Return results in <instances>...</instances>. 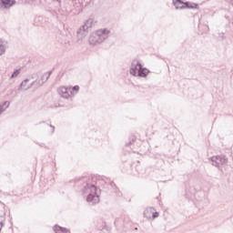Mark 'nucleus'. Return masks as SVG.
<instances>
[{
	"mask_svg": "<svg viewBox=\"0 0 233 233\" xmlns=\"http://www.w3.org/2000/svg\"><path fill=\"white\" fill-rule=\"evenodd\" d=\"M35 83H37V81L32 82L29 86H27L26 87H25V91L30 90V88H32V86H35Z\"/></svg>",
	"mask_w": 233,
	"mask_h": 233,
	"instance_id": "18",
	"label": "nucleus"
},
{
	"mask_svg": "<svg viewBox=\"0 0 233 233\" xmlns=\"http://www.w3.org/2000/svg\"><path fill=\"white\" fill-rule=\"evenodd\" d=\"M156 218H159V213L153 211V213H152V218H153V219H156Z\"/></svg>",
	"mask_w": 233,
	"mask_h": 233,
	"instance_id": "20",
	"label": "nucleus"
},
{
	"mask_svg": "<svg viewBox=\"0 0 233 233\" xmlns=\"http://www.w3.org/2000/svg\"><path fill=\"white\" fill-rule=\"evenodd\" d=\"M30 82V80L29 79H25L21 84H20V86H19V87H18V90L20 91V92H23V90L25 91V88H26V85H27V83H29Z\"/></svg>",
	"mask_w": 233,
	"mask_h": 233,
	"instance_id": "14",
	"label": "nucleus"
},
{
	"mask_svg": "<svg viewBox=\"0 0 233 233\" xmlns=\"http://www.w3.org/2000/svg\"><path fill=\"white\" fill-rule=\"evenodd\" d=\"M48 76V73H45L43 76H42V82L44 81V83H46V77Z\"/></svg>",
	"mask_w": 233,
	"mask_h": 233,
	"instance_id": "19",
	"label": "nucleus"
},
{
	"mask_svg": "<svg viewBox=\"0 0 233 233\" xmlns=\"http://www.w3.org/2000/svg\"><path fill=\"white\" fill-rule=\"evenodd\" d=\"M15 5V0H0V8H10Z\"/></svg>",
	"mask_w": 233,
	"mask_h": 233,
	"instance_id": "7",
	"label": "nucleus"
},
{
	"mask_svg": "<svg viewBox=\"0 0 233 233\" xmlns=\"http://www.w3.org/2000/svg\"><path fill=\"white\" fill-rule=\"evenodd\" d=\"M229 3H231V5H233V0H229Z\"/></svg>",
	"mask_w": 233,
	"mask_h": 233,
	"instance_id": "26",
	"label": "nucleus"
},
{
	"mask_svg": "<svg viewBox=\"0 0 233 233\" xmlns=\"http://www.w3.org/2000/svg\"><path fill=\"white\" fill-rule=\"evenodd\" d=\"M154 208H147L144 211V218H147V219H151L152 214H154Z\"/></svg>",
	"mask_w": 233,
	"mask_h": 233,
	"instance_id": "9",
	"label": "nucleus"
},
{
	"mask_svg": "<svg viewBox=\"0 0 233 233\" xmlns=\"http://www.w3.org/2000/svg\"><path fill=\"white\" fill-rule=\"evenodd\" d=\"M72 90L75 92H79V86H73Z\"/></svg>",
	"mask_w": 233,
	"mask_h": 233,
	"instance_id": "21",
	"label": "nucleus"
},
{
	"mask_svg": "<svg viewBox=\"0 0 233 233\" xmlns=\"http://www.w3.org/2000/svg\"><path fill=\"white\" fill-rule=\"evenodd\" d=\"M44 127H48V124L44 123Z\"/></svg>",
	"mask_w": 233,
	"mask_h": 233,
	"instance_id": "25",
	"label": "nucleus"
},
{
	"mask_svg": "<svg viewBox=\"0 0 233 233\" xmlns=\"http://www.w3.org/2000/svg\"><path fill=\"white\" fill-rule=\"evenodd\" d=\"M173 4L177 10H183L185 8V2L182 0H173Z\"/></svg>",
	"mask_w": 233,
	"mask_h": 233,
	"instance_id": "8",
	"label": "nucleus"
},
{
	"mask_svg": "<svg viewBox=\"0 0 233 233\" xmlns=\"http://www.w3.org/2000/svg\"><path fill=\"white\" fill-rule=\"evenodd\" d=\"M92 25H94V20L88 19L84 25L80 26L79 30L77 31V35H81L82 37H85V35L88 34V30L92 28Z\"/></svg>",
	"mask_w": 233,
	"mask_h": 233,
	"instance_id": "3",
	"label": "nucleus"
},
{
	"mask_svg": "<svg viewBox=\"0 0 233 233\" xmlns=\"http://www.w3.org/2000/svg\"><path fill=\"white\" fill-rule=\"evenodd\" d=\"M6 52V46H5V43L0 39V56H3Z\"/></svg>",
	"mask_w": 233,
	"mask_h": 233,
	"instance_id": "15",
	"label": "nucleus"
},
{
	"mask_svg": "<svg viewBox=\"0 0 233 233\" xmlns=\"http://www.w3.org/2000/svg\"><path fill=\"white\" fill-rule=\"evenodd\" d=\"M8 106H10L9 101H5L2 105H0V116L1 114H3V112L6 110V108H8Z\"/></svg>",
	"mask_w": 233,
	"mask_h": 233,
	"instance_id": "13",
	"label": "nucleus"
},
{
	"mask_svg": "<svg viewBox=\"0 0 233 233\" xmlns=\"http://www.w3.org/2000/svg\"><path fill=\"white\" fill-rule=\"evenodd\" d=\"M36 83L35 85V88H40V86H43V85H45V81H42L41 80H35Z\"/></svg>",
	"mask_w": 233,
	"mask_h": 233,
	"instance_id": "17",
	"label": "nucleus"
},
{
	"mask_svg": "<svg viewBox=\"0 0 233 233\" xmlns=\"http://www.w3.org/2000/svg\"><path fill=\"white\" fill-rule=\"evenodd\" d=\"M108 37V31L106 29H100L93 33L89 36V44L99 45Z\"/></svg>",
	"mask_w": 233,
	"mask_h": 233,
	"instance_id": "2",
	"label": "nucleus"
},
{
	"mask_svg": "<svg viewBox=\"0 0 233 233\" xmlns=\"http://www.w3.org/2000/svg\"><path fill=\"white\" fill-rule=\"evenodd\" d=\"M139 70H141V64L137 60H133L129 71L131 76H137Z\"/></svg>",
	"mask_w": 233,
	"mask_h": 233,
	"instance_id": "5",
	"label": "nucleus"
},
{
	"mask_svg": "<svg viewBox=\"0 0 233 233\" xmlns=\"http://www.w3.org/2000/svg\"><path fill=\"white\" fill-rule=\"evenodd\" d=\"M57 92L61 97H64L65 99H68L70 97V93L68 92V88L65 86L58 87Z\"/></svg>",
	"mask_w": 233,
	"mask_h": 233,
	"instance_id": "6",
	"label": "nucleus"
},
{
	"mask_svg": "<svg viewBox=\"0 0 233 233\" xmlns=\"http://www.w3.org/2000/svg\"><path fill=\"white\" fill-rule=\"evenodd\" d=\"M84 196H86L87 203L90 205H97L99 203V196H97V187L93 184H86L84 187Z\"/></svg>",
	"mask_w": 233,
	"mask_h": 233,
	"instance_id": "1",
	"label": "nucleus"
},
{
	"mask_svg": "<svg viewBox=\"0 0 233 233\" xmlns=\"http://www.w3.org/2000/svg\"><path fill=\"white\" fill-rule=\"evenodd\" d=\"M213 167L219 168L221 165L227 164V158L225 157L215 156L211 157Z\"/></svg>",
	"mask_w": 233,
	"mask_h": 233,
	"instance_id": "4",
	"label": "nucleus"
},
{
	"mask_svg": "<svg viewBox=\"0 0 233 233\" xmlns=\"http://www.w3.org/2000/svg\"><path fill=\"white\" fill-rule=\"evenodd\" d=\"M19 74H21V69L15 70L11 75V79H15V77H17V76H19Z\"/></svg>",
	"mask_w": 233,
	"mask_h": 233,
	"instance_id": "16",
	"label": "nucleus"
},
{
	"mask_svg": "<svg viewBox=\"0 0 233 233\" xmlns=\"http://www.w3.org/2000/svg\"><path fill=\"white\" fill-rule=\"evenodd\" d=\"M55 1H57V3H61V0H55Z\"/></svg>",
	"mask_w": 233,
	"mask_h": 233,
	"instance_id": "27",
	"label": "nucleus"
},
{
	"mask_svg": "<svg viewBox=\"0 0 233 233\" xmlns=\"http://www.w3.org/2000/svg\"><path fill=\"white\" fill-rule=\"evenodd\" d=\"M3 228V224L2 223H0V231H1V228Z\"/></svg>",
	"mask_w": 233,
	"mask_h": 233,
	"instance_id": "24",
	"label": "nucleus"
},
{
	"mask_svg": "<svg viewBox=\"0 0 233 233\" xmlns=\"http://www.w3.org/2000/svg\"><path fill=\"white\" fill-rule=\"evenodd\" d=\"M54 230L56 233H70V230H68L66 228H62L60 226H55Z\"/></svg>",
	"mask_w": 233,
	"mask_h": 233,
	"instance_id": "10",
	"label": "nucleus"
},
{
	"mask_svg": "<svg viewBox=\"0 0 233 233\" xmlns=\"http://www.w3.org/2000/svg\"><path fill=\"white\" fill-rule=\"evenodd\" d=\"M185 8H196L197 10L199 9V5L196 3L192 2H186L184 3Z\"/></svg>",
	"mask_w": 233,
	"mask_h": 233,
	"instance_id": "12",
	"label": "nucleus"
},
{
	"mask_svg": "<svg viewBox=\"0 0 233 233\" xmlns=\"http://www.w3.org/2000/svg\"><path fill=\"white\" fill-rule=\"evenodd\" d=\"M148 74V69L143 67L141 66V69L138 70L137 76L138 77H147V75Z\"/></svg>",
	"mask_w": 233,
	"mask_h": 233,
	"instance_id": "11",
	"label": "nucleus"
},
{
	"mask_svg": "<svg viewBox=\"0 0 233 233\" xmlns=\"http://www.w3.org/2000/svg\"><path fill=\"white\" fill-rule=\"evenodd\" d=\"M52 128V134H54V131L56 130V127L52 125L49 126Z\"/></svg>",
	"mask_w": 233,
	"mask_h": 233,
	"instance_id": "23",
	"label": "nucleus"
},
{
	"mask_svg": "<svg viewBox=\"0 0 233 233\" xmlns=\"http://www.w3.org/2000/svg\"><path fill=\"white\" fill-rule=\"evenodd\" d=\"M50 76H52V71H49V72L47 73V76L46 77V81H48Z\"/></svg>",
	"mask_w": 233,
	"mask_h": 233,
	"instance_id": "22",
	"label": "nucleus"
}]
</instances>
